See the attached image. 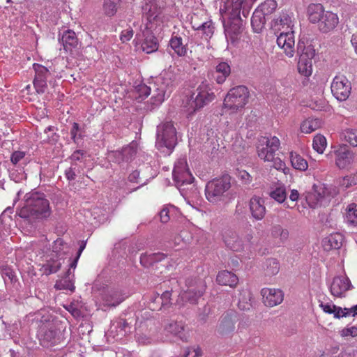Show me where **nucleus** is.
Returning a JSON list of instances; mask_svg holds the SVG:
<instances>
[{
  "instance_id": "f03ea898",
  "label": "nucleus",
  "mask_w": 357,
  "mask_h": 357,
  "mask_svg": "<svg viewBox=\"0 0 357 357\" xmlns=\"http://www.w3.org/2000/svg\"><path fill=\"white\" fill-rule=\"evenodd\" d=\"M231 188V176L225 174L208 181L205 188L206 199L211 203H218L227 197V192Z\"/></svg>"
},
{
  "instance_id": "13d9d810",
  "label": "nucleus",
  "mask_w": 357,
  "mask_h": 357,
  "mask_svg": "<svg viewBox=\"0 0 357 357\" xmlns=\"http://www.w3.org/2000/svg\"><path fill=\"white\" fill-rule=\"evenodd\" d=\"M165 91L164 89H158L157 88V93L153 95L151 100L152 101L153 105H158L161 104L165 99Z\"/></svg>"
},
{
  "instance_id": "f704fd0d",
  "label": "nucleus",
  "mask_w": 357,
  "mask_h": 357,
  "mask_svg": "<svg viewBox=\"0 0 357 357\" xmlns=\"http://www.w3.org/2000/svg\"><path fill=\"white\" fill-rule=\"evenodd\" d=\"M137 144L132 142L129 145L123 147L121 151H117V155L124 159L126 162L132 160L137 154Z\"/></svg>"
},
{
  "instance_id": "f3484780",
  "label": "nucleus",
  "mask_w": 357,
  "mask_h": 357,
  "mask_svg": "<svg viewBox=\"0 0 357 357\" xmlns=\"http://www.w3.org/2000/svg\"><path fill=\"white\" fill-rule=\"evenodd\" d=\"M297 53L299 58L312 61L315 56L316 50L312 44V41L301 39L297 44Z\"/></svg>"
},
{
  "instance_id": "72a5a7b5",
  "label": "nucleus",
  "mask_w": 357,
  "mask_h": 357,
  "mask_svg": "<svg viewBox=\"0 0 357 357\" xmlns=\"http://www.w3.org/2000/svg\"><path fill=\"white\" fill-rule=\"evenodd\" d=\"M196 28L197 34L201 35L206 40L213 36L215 31L214 24L211 20L204 22L200 24V26Z\"/></svg>"
},
{
  "instance_id": "4c0bfd02",
  "label": "nucleus",
  "mask_w": 357,
  "mask_h": 357,
  "mask_svg": "<svg viewBox=\"0 0 357 357\" xmlns=\"http://www.w3.org/2000/svg\"><path fill=\"white\" fill-rule=\"evenodd\" d=\"M290 160L292 167L296 169L305 171L307 169V162L296 153H290Z\"/></svg>"
},
{
  "instance_id": "a211bd4d",
  "label": "nucleus",
  "mask_w": 357,
  "mask_h": 357,
  "mask_svg": "<svg viewBox=\"0 0 357 357\" xmlns=\"http://www.w3.org/2000/svg\"><path fill=\"white\" fill-rule=\"evenodd\" d=\"M335 163L340 169H344L349 165L353 160V153L345 147L335 151Z\"/></svg>"
},
{
  "instance_id": "49530a36",
  "label": "nucleus",
  "mask_w": 357,
  "mask_h": 357,
  "mask_svg": "<svg viewBox=\"0 0 357 357\" xmlns=\"http://www.w3.org/2000/svg\"><path fill=\"white\" fill-rule=\"evenodd\" d=\"M225 243L229 248L233 251L238 252L243 249V243L241 240H238L236 235L233 237L226 238Z\"/></svg>"
},
{
  "instance_id": "052dcab7",
  "label": "nucleus",
  "mask_w": 357,
  "mask_h": 357,
  "mask_svg": "<svg viewBox=\"0 0 357 357\" xmlns=\"http://www.w3.org/2000/svg\"><path fill=\"white\" fill-rule=\"evenodd\" d=\"M137 91L139 97L145 98L150 95L151 89L146 84H140L137 87Z\"/></svg>"
},
{
  "instance_id": "b1692460",
  "label": "nucleus",
  "mask_w": 357,
  "mask_h": 357,
  "mask_svg": "<svg viewBox=\"0 0 357 357\" xmlns=\"http://www.w3.org/2000/svg\"><path fill=\"white\" fill-rule=\"evenodd\" d=\"M216 281L220 285H228L231 287H235L238 282V277L228 271H220L216 278Z\"/></svg>"
},
{
  "instance_id": "680f3d73",
  "label": "nucleus",
  "mask_w": 357,
  "mask_h": 357,
  "mask_svg": "<svg viewBox=\"0 0 357 357\" xmlns=\"http://www.w3.org/2000/svg\"><path fill=\"white\" fill-rule=\"evenodd\" d=\"M340 335L342 337L351 336L355 337L357 336V327L352 326L350 328H344L340 331Z\"/></svg>"
},
{
  "instance_id": "20e7f679",
  "label": "nucleus",
  "mask_w": 357,
  "mask_h": 357,
  "mask_svg": "<svg viewBox=\"0 0 357 357\" xmlns=\"http://www.w3.org/2000/svg\"><path fill=\"white\" fill-rule=\"evenodd\" d=\"M177 144L176 130L173 122L164 121L157 126L155 145L158 149L172 151Z\"/></svg>"
},
{
  "instance_id": "864d4df0",
  "label": "nucleus",
  "mask_w": 357,
  "mask_h": 357,
  "mask_svg": "<svg viewBox=\"0 0 357 357\" xmlns=\"http://www.w3.org/2000/svg\"><path fill=\"white\" fill-rule=\"evenodd\" d=\"M79 173H80L79 167L75 162H71L70 167L65 170V176L69 181H74Z\"/></svg>"
},
{
  "instance_id": "09e8293b",
  "label": "nucleus",
  "mask_w": 357,
  "mask_h": 357,
  "mask_svg": "<svg viewBox=\"0 0 357 357\" xmlns=\"http://www.w3.org/2000/svg\"><path fill=\"white\" fill-rule=\"evenodd\" d=\"M326 139L324 136L317 135L313 139V149L319 153H322L326 146Z\"/></svg>"
},
{
  "instance_id": "4d7b16f0",
  "label": "nucleus",
  "mask_w": 357,
  "mask_h": 357,
  "mask_svg": "<svg viewBox=\"0 0 357 357\" xmlns=\"http://www.w3.org/2000/svg\"><path fill=\"white\" fill-rule=\"evenodd\" d=\"M273 23L274 26L280 25L282 26V27H284V26L287 25V28H289L291 23V20L289 15H287V13H282L279 17L275 18L273 20Z\"/></svg>"
},
{
  "instance_id": "6e6d98bb",
  "label": "nucleus",
  "mask_w": 357,
  "mask_h": 357,
  "mask_svg": "<svg viewBox=\"0 0 357 357\" xmlns=\"http://www.w3.org/2000/svg\"><path fill=\"white\" fill-rule=\"evenodd\" d=\"M342 186L349 188L357 185V172L354 174L344 176L340 182Z\"/></svg>"
},
{
  "instance_id": "c9c22d12",
  "label": "nucleus",
  "mask_w": 357,
  "mask_h": 357,
  "mask_svg": "<svg viewBox=\"0 0 357 357\" xmlns=\"http://www.w3.org/2000/svg\"><path fill=\"white\" fill-rule=\"evenodd\" d=\"M215 72L220 73L215 78L218 84H222L231 73V67L227 62H220L215 67Z\"/></svg>"
},
{
  "instance_id": "0eeeda50",
  "label": "nucleus",
  "mask_w": 357,
  "mask_h": 357,
  "mask_svg": "<svg viewBox=\"0 0 357 357\" xmlns=\"http://www.w3.org/2000/svg\"><path fill=\"white\" fill-rule=\"evenodd\" d=\"M331 89L333 95L337 100L344 101L351 93V85L348 79L341 75L334 77Z\"/></svg>"
},
{
  "instance_id": "7c9ffc66",
  "label": "nucleus",
  "mask_w": 357,
  "mask_h": 357,
  "mask_svg": "<svg viewBox=\"0 0 357 357\" xmlns=\"http://www.w3.org/2000/svg\"><path fill=\"white\" fill-rule=\"evenodd\" d=\"M146 4L142 7L144 14L147 20L151 22L158 16L160 13V8L158 7L154 0H148Z\"/></svg>"
},
{
  "instance_id": "6e6552de",
  "label": "nucleus",
  "mask_w": 357,
  "mask_h": 357,
  "mask_svg": "<svg viewBox=\"0 0 357 357\" xmlns=\"http://www.w3.org/2000/svg\"><path fill=\"white\" fill-rule=\"evenodd\" d=\"M173 178L178 187L192 183L195 178L187 168L185 162L179 161L175 165L173 170Z\"/></svg>"
},
{
  "instance_id": "8fccbe9b",
  "label": "nucleus",
  "mask_w": 357,
  "mask_h": 357,
  "mask_svg": "<svg viewBox=\"0 0 357 357\" xmlns=\"http://www.w3.org/2000/svg\"><path fill=\"white\" fill-rule=\"evenodd\" d=\"M319 122L317 119L306 120L301 125V130L302 132L310 133L317 130L319 126Z\"/></svg>"
},
{
  "instance_id": "4be33fe9",
  "label": "nucleus",
  "mask_w": 357,
  "mask_h": 357,
  "mask_svg": "<svg viewBox=\"0 0 357 357\" xmlns=\"http://www.w3.org/2000/svg\"><path fill=\"white\" fill-rule=\"evenodd\" d=\"M61 42L65 51L68 52L77 45L78 39L75 31L68 29L63 33Z\"/></svg>"
},
{
  "instance_id": "c85d7f7f",
  "label": "nucleus",
  "mask_w": 357,
  "mask_h": 357,
  "mask_svg": "<svg viewBox=\"0 0 357 357\" xmlns=\"http://www.w3.org/2000/svg\"><path fill=\"white\" fill-rule=\"evenodd\" d=\"M266 15L259 11L257 9L255 10L251 18V25L255 32L259 33L265 26Z\"/></svg>"
},
{
  "instance_id": "c756f323",
  "label": "nucleus",
  "mask_w": 357,
  "mask_h": 357,
  "mask_svg": "<svg viewBox=\"0 0 357 357\" xmlns=\"http://www.w3.org/2000/svg\"><path fill=\"white\" fill-rule=\"evenodd\" d=\"M63 262V260L61 259H50L42 266L43 274L49 275L50 274L58 272L59 270H60L61 268Z\"/></svg>"
},
{
  "instance_id": "e433bc0d",
  "label": "nucleus",
  "mask_w": 357,
  "mask_h": 357,
  "mask_svg": "<svg viewBox=\"0 0 357 357\" xmlns=\"http://www.w3.org/2000/svg\"><path fill=\"white\" fill-rule=\"evenodd\" d=\"M252 294L248 289H243L238 297V306L241 310H247L252 307L251 304Z\"/></svg>"
},
{
  "instance_id": "aec40b11",
  "label": "nucleus",
  "mask_w": 357,
  "mask_h": 357,
  "mask_svg": "<svg viewBox=\"0 0 357 357\" xmlns=\"http://www.w3.org/2000/svg\"><path fill=\"white\" fill-rule=\"evenodd\" d=\"M125 299V296L121 291L116 289L108 290L102 296V300L105 305L111 307H116Z\"/></svg>"
},
{
  "instance_id": "f257e3e1",
  "label": "nucleus",
  "mask_w": 357,
  "mask_h": 357,
  "mask_svg": "<svg viewBox=\"0 0 357 357\" xmlns=\"http://www.w3.org/2000/svg\"><path fill=\"white\" fill-rule=\"evenodd\" d=\"M24 205L17 210V215L28 224H36L46 220L52 214L50 201L45 193L31 190L24 197Z\"/></svg>"
},
{
  "instance_id": "39448f33",
  "label": "nucleus",
  "mask_w": 357,
  "mask_h": 357,
  "mask_svg": "<svg viewBox=\"0 0 357 357\" xmlns=\"http://www.w3.org/2000/svg\"><path fill=\"white\" fill-rule=\"evenodd\" d=\"M249 96L250 93L245 86L234 87L229 91L225 98L223 107L230 109L231 112H237L248 103Z\"/></svg>"
},
{
  "instance_id": "e2e57ef3",
  "label": "nucleus",
  "mask_w": 357,
  "mask_h": 357,
  "mask_svg": "<svg viewBox=\"0 0 357 357\" xmlns=\"http://www.w3.org/2000/svg\"><path fill=\"white\" fill-rule=\"evenodd\" d=\"M25 156V152L16 151L13 152L10 157V160L13 164H17Z\"/></svg>"
},
{
  "instance_id": "1a4fd4ad",
  "label": "nucleus",
  "mask_w": 357,
  "mask_h": 357,
  "mask_svg": "<svg viewBox=\"0 0 357 357\" xmlns=\"http://www.w3.org/2000/svg\"><path fill=\"white\" fill-rule=\"evenodd\" d=\"M262 142L266 144V146H257L258 156L263 160H273V154L275 153L280 146L279 139L276 137L271 139L264 137Z\"/></svg>"
},
{
  "instance_id": "de8ad7c7",
  "label": "nucleus",
  "mask_w": 357,
  "mask_h": 357,
  "mask_svg": "<svg viewBox=\"0 0 357 357\" xmlns=\"http://www.w3.org/2000/svg\"><path fill=\"white\" fill-rule=\"evenodd\" d=\"M172 291H165L160 296L158 295L153 300V302L160 303L161 307L168 308L172 305L171 302Z\"/></svg>"
},
{
  "instance_id": "ea45409f",
  "label": "nucleus",
  "mask_w": 357,
  "mask_h": 357,
  "mask_svg": "<svg viewBox=\"0 0 357 357\" xmlns=\"http://www.w3.org/2000/svg\"><path fill=\"white\" fill-rule=\"evenodd\" d=\"M269 196L279 203H282L287 198V192L284 185L276 186L271 188Z\"/></svg>"
},
{
  "instance_id": "a878e982",
  "label": "nucleus",
  "mask_w": 357,
  "mask_h": 357,
  "mask_svg": "<svg viewBox=\"0 0 357 357\" xmlns=\"http://www.w3.org/2000/svg\"><path fill=\"white\" fill-rule=\"evenodd\" d=\"M71 275H72V278L74 277L73 271H71L70 270H68L64 273V275L62 277V278L56 282L54 287L56 289H60V290L66 289V290H70L71 291H74L75 287L74 286L73 282L70 277Z\"/></svg>"
},
{
  "instance_id": "9d476101",
  "label": "nucleus",
  "mask_w": 357,
  "mask_h": 357,
  "mask_svg": "<svg viewBox=\"0 0 357 357\" xmlns=\"http://www.w3.org/2000/svg\"><path fill=\"white\" fill-rule=\"evenodd\" d=\"M36 73L33 85L38 93H43L47 88V79L50 75L48 69L40 64H33Z\"/></svg>"
},
{
  "instance_id": "58836bf2",
  "label": "nucleus",
  "mask_w": 357,
  "mask_h": 357,
  "mask_svg": "<svg viewBox=\"0 0 357 357\" xmlns=\"http://www.w3.org/2000/svg\"><path fill=\"white\" fill-rule=\"evenodd\" d=\"M346 222L351 225H357V204L355 203L349 204L346 208L345 214Z\"/></svg>"
},
{
  "instance_id": "603ef678",
  "label": "nucleus",
  "mask_w": 357,
  "mask_h": 357,
  "mask_svg": "<svg viewBox=\"0 0 357 357\" xmlns=\"http://www.w3.org/2000/svg\"><path fill=\"white\" fill-rule=\"evenodd\" d=\"M1 275L6 284H13L17 281L14 271L9 267H4L1 269Z\"/></svg>"
},
{
  "instance_id": "2f4dec72",
  "label": "nucleus",
  "mask_w": 357,
  "mask_h": 357,
  "mask_svg": "<svg viewBox=\"0 0 357 357\" xmlns=\"http://www.w3.org/2000/svg\"><path fill=\"white\" fill-rule=\"evenodd\" d=\"M271 236L278 239L280 243H284L287 241L289 233L287 229L283 228L280 225H274L271 229Z\"/></svg>"
},
{
  "instance_id": "5701e85b",
  "label": "nucleus",
  "mask_w": 357,
  "mask_h": 357,
  "mask_svg": "<svg viewBox=\"0 0 357 357\" xmlns=\"http://www.w3.org/2000/svg\"><path fill=\"white\" fill-rule=\"evenodd\" d=\"M326 13L321 3H311L307 8L308 19L311 23L316 24L320 21Z\"/></svg>"
},
{
  "instance_id": "338daca9",
  "label": "nucleus",
  "mask_w": 357,
  "mask_h": 357,
  "mask_svg": "<svg viewBox=\"0 0 357 357\" xmlns=\"http://www.w3.org/2000/svg\"><path fill=\"white\" fill-rule=\"evenodd\" d=\"M342 317H347V316L352 314L353 317L357 315V305L352 306L350 308L344 307L342 308Z\"/></svg>"
},
{
  "instance_id": "37998d69",
  "label": "nucleus",
  "mask_w": 357,
  "mask_h": 357,
  "mask_svg": "<svg viewBox=\"0 0 357 357\" xmlns=\"http://www.w3.org/2000/svg\"><path fill=\"white\" fill-rule=\"evenodd\" d=\"M320 307L326 313L333 314L335 318H342V307L329 303L324 304L323 303L320 304Z\"/></svg>"
},
{
  "instance_id": "a19ab883",
  "label": "nucleus",
  "mask_w": 357,
  "mask_h": 357,
  "mask_svg": "<svg viewBox=\"0 0 357 357\" xmlns=\"http://www.w3.org/2000/svg\"><path fill=\"white\" fill-rule=\"evenodd\" d=\"M298 73L305 76L309 77L312 73V63L311 60H305L299 58L298 62Z\"/></svg>"
},
{
  "instance_id": "6ab92c4d",
  "label": "nucleus",
  "mask_w": 357,
  "mask_h": 357,
  "mask_svg": "<svg viewBox=\"0 0 357 357\" xmlns=\"http://www.w3.org/2000/svg\"><path fill=\"white\" fill-rule=\"evenodd\" d=\"M343 240L344 237L340 233L331 234L323 239L322 245L326 251L340 249L342 245Z\"/></svg>"
},
{
  "instance_id": "dca6fc26",
  "label": "nucleus",
  "mask_w": 357,
  "mask_h": 357,
  "mask_svg": "<svg viewBox=\"0 0 357 357\" xmlns=\"http://www.w3.org/2000/svg\"><path fill=\"white\" fill-rule=\"evenodd\" d=\"M249 205L252 216L257 220H262L266 214L264 199L259 197H253Z\"/></svg>"
},
{
  "instance_id": "2eb2a0df",
  "label": "nucleus",
  "mask_w": 357,
  "mask_h": 357,
  "mask_svg": "<svg viewBox=\"0 0 357 357\" xmlns=\"http://www.w3.org/2000/svg\"><path fill=\"white\" fill-rule=\"evenodd\" d=\"M262 296L264 297V303L266 305L273 307L282 303L284 295L280 289H262Z\"/></svg>"
},
{
  "instance_id": "f8f14e48",
  "label": "nucleus",
  "mask_w": 357,
  "mask_h": 357,
  "mask_svg": "<svg viewBox=\"0 0 357 357\" xmlns=\"http://www.w3.org/2000/svg\"><path fill=\"white\" fill-rule=\"evenodd\" d=\"M236 315L234 313H225L220 319L217 331L219 334L225 335L232 333L235 329Z\"/></svg>"
},
{
  "instance_id": "423d86ee",
  "label": "nucleus",
  "mask_w": 357,
  "mask_h": 357,
  "mask_svg": "<svg viewBox=\"0 0 357 357\" xmlns=\"http://www.w3.org/2000/svg\"><path fill=\"white\" fill-rule=\"evenodd\" d=\"M194 96L195 100L192 102L190 107L193 108V112L200 109L205 105H207L209 102H212L215 98V95L211 91L209 86L202 82L196 89V91L193 93L192 97Z\"/></svg>"
},
{
  "instance_id": "5fc2aeb1",
  "label": "nucleus",
  "mask_w": 357,
  "mask_h": 357,
  "mask_svg": "<svg viewBox=\"0 0 357 357\" xmlns=\"http://www.w3.org/2000/svg\"><path fill=\"white\" fill-rule=\"evenodd\" d=\"M345 139L353 146H357V130L347 129L344 131Z\"/></svg>"
},
{
  "instance_id": "cd10ccee",
  "label": "nucleus",
  "mask_w": 357,
  "mask_h": 357,
  "mask_svg": "<svg viewBox=\"0 0 357 357\" xmlns=\"http://www.w3.org/2000/svg\"><path fill=\"white\" fill-rule=\"evenodd\" d=\"M158 46L159 45L157 38L151 33H147L142 44V50L147 54H151L157 51Z\"/></svg>"
},
{
  "instance_id": "bb28decb",
  "label": "nucleus",
  "mask_w": 357,
  "mask_h": 357,
  "mask_svg": "<svg viewBox=\"0 0 357 357\" xmlns=\"http://www.w3.org/2000/svg\"><path fill=\"white\" fill-rule=\"evenodd\" d=\"M165 257L166 255L161 252L150 254L144 253L140 257V263L143 266L148 268L153 266L155 263L161 261Z\"/></svg>"
},
{
  "instance_id": "9b49d317",
  "label": "nucleus",
  "mask_w": 357,
  "mask_h": 357,
  "mask_svg": "<svg viewBox=\"0 0 357 357\" xmlns=\"http://www.w3.org/2000/svg\"><path fill=\"white\" fill-rule=\"evenodd\" d=\"M351 287L352 285L349 278L346 276H336L333 280L330 290L333 296L342 297Z\"/></svg>"
},
{
  "instance_id": "7ed1b4c3",
  "label": "nucleus",
  "mask_w": 357,
  "mask_h": 357,
  "mask_svg": "<svg viewBox=\"0 0 357 357\" xmlns=\"http://www.w3.org/2000/svg\"><path fill=\"white\" fill-rule=\"evenodd\" d=\"M243 0H236L232 4L231 10L227 21L223 20L224 31L227 39L234 43L243 31V21L241 10Z\"/></svg>"
},
{
  "instance_id": "a18cd8bd",
  "label": "nucleus",
  "mask_w": 357,
  "mask_h": 357,
  "mask_svg": "<svg viewBox=\"0 0 357 357\" xmlns=\"http://www.w3.org/2000/svg\"><path fill=\"white\" fill-rule=\"evenodd\" d=\"M277 2L275 0H266L257 8L266 16L271 14L277 8Z\"/></svg>"
},
{
  "instance_id": "c03bdc74",
  "label": "nucleus",
  "mask_w": 357,
  "mask_h": 357,
  "mask_svg": "<svg viewBox=\"0 0 357 357\" xmlns=\"http://www.w3.org/2000/svg\"><path fill=\"white\" fill-rule=\"evenodd\" d=\"M266 273L268 275H276L280 271V264L276 259L270 258L265 262Z\"/></svg>"
},
{
  "instance_id": "3c124183",
  "label": "nucleus",
  "mask_w": 357,
  "mask_h": 357,
  "mask_svg": "<svg viewBox=\"0 0 357 357\" xmlns=\"http://www.w3.org/2000/svg\"><path fill=\"white\" fill-rule=\"evenodd\" d=\"M119 0H104V11L105 15L113 16L117 10V3Z\"/></svg>"
},
{
  "instance_id": "ddd939ff",
  "label": "nucleus",
  "mask_w": 357,
  "mask_h": 357,
  "mask_svg": "<svg viewBox=\"0 0 357 357\" xmlns=\"http://www.w3.org/2000/svg\"><path fill=\"white\" fill-rule=\"evenodd\" d=\"M338 22L339 20L336 14L326 11L320 21L317 22L318 28L322 33H328L337 26Z\"/></svg>"
},
{
  "instance_id": "69168bd1",
  "label": "nucleus",
  "mask_w": 357,
  "mask_h": 357,
  "mask_svg": "<svg viewBox=\"0 0 357 357\" xmlns=\"http://www.w3.org/2000/svg\"><path fill=\"white\" fill-rule=\"evenodd\" d=\"M84 154H85L84 151L76 150L71 155V156L70 157V159L71 160L72 162L77 163L76 162L77 161H80L82 159Z\"/></svg>"
},
{
  "instance_id": "4468645a",
  "label": "nucleus",
  "mask_w": 357,
  "mask_h": 357,
  "mask_svg": "<svg viewBox=\"0 0 357 357\" xmlns=\"http://www.w3.org/2000/svg\"><path fill=\"white\" fill-rule=\"evenodd\" d=\"M205 290L204 282L201 280L197 284V287L189 288L181 294L183 301L191 304H197L198 299L203 295Z\"/></svg>"
},
{
  "instance_id": "774afa93",
  "label": "nucleus",
  "mask_w": 357,
  "mask_h": 357,
  "mask_svg": "<svg viewBox=\"0 0 357 357\" xmlns=\"http://www.w3.org/2000/svg\"><path fill=\"white\" fill-rule=\"evenodd\" d=\"M211 312V308L208 305H204L202 310V312L199 314V319L202 323H205L206 321L208 315Z\"/></svg>"
},
{
  "instance_id": "0e129e2a",
  "label": "nucleus",
  "mask_w": 357,
  "mask_h": 357,
  "mask_svg": "<svg viewBox=\"0 0 357 357\" xmlns=\"http://www.w3.org/2000/svg\"><path fill=\"white\" fill-rule=\"evenodd\" d=\"M133 36V30L131 28L123 30L121 32L120 39L122 43H126L129 41Z\"/></svg>"
},
{
  "instance_id": "412c9836",
  "label": "nucleus",
  "mask_w": 357,
  "mask_h": 357,
  "mask_svg": "<svg viewBox=\"0 0 357 357\" xmlns=\"http://www.w3.org/2000/svg\"><path fill=\"white\" fill-rule=\"evenodd\" d=\"M40 342L43 347H52L59 342L58 331L55 329L48 328L40 334Z\"/></svg>"
},
{
  "instance_id": "473e14b6",
  "label": "nucleus",
  "mask_w": 357,
  "mask_h": 357,
  "mask_svg": "<svg viewBox=\"0 0 357 357\" xmlns=\"http://www.w3.org/2000/svg\"><path fill=\"white\" fill-rule=\"evenodd\" d=\"M169 46L178 56H184L187 53L186 45L183 44L182 38L172 36L169 40Z\"/></svg>"
},
{
  "instance_id": "bf43d9fd",
  "label": "nucleus",
  "mask_w": 357,
  "mask_h": 357,
  "mask_svg": "<svg viewBox=\"0 0 357 357\" xmlns=\"http://www.w3.org/2000/svg\"><path fill=\"white\" fill-rule=\"evenodd\" d=\"M264 161H270L273 162V167L278 170H282L286 174L285 163L278 157H275V153L273 154V160H264Z\"/></svg>"
},
{
  "instance_id": "393cba45",
  "label": "nucleus",
  "mask_w": 357,
  "mask_h": 357,
  "mask_svg": "<svg viewBox=\"0 0 357 357\" xmlns=\"http://www.w3.org/2000/svg\"><path fill=\"white\" fill-rule=\"evenodd\" d=\"M165 329L167 333H171L174 336H177L183 341H185L187 340L184 325L181 322L171 321L165 326Z\"/></svg>"
},
{
  "instance_id": "79ce46f5",
  "label": "nucleus",
  "mask_w": 357,
  "mask_h": 357,
  "mask_svg": "<svg viewBox=\"0 0 357 357\" xmlns=\"http://www.w3.org/2000/svg\"><path fill=\"white\" fill-rule=\"evenodd\" d=\"M284 40H285V54L289 57H291L294 55V32L292 31L284 33Z\"/></svg>"
}]
</instances>
